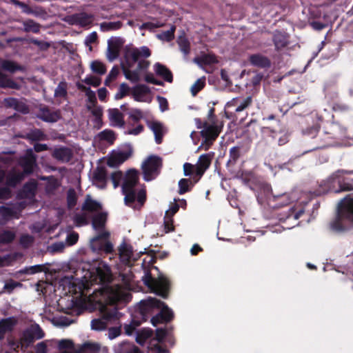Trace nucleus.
Returning a JSON list of instances; mask_svg holds the SVG:
<instances>
[{
  "label": "nucleus",
  "instance_id": "f257e3e1",
  "mask_svg": "<svg viewBox=\"0 0 353 353\" xmlns=\"http://www.w3.org/2000/svg\"><path fill=\"white\" fill-rule=\"evenodd\" d=\"M139 309L144 321H147L148 316L153 312L154 309L161 310L151 319V323L154 326H157L159 323L170 322L174 319L172 310L163 301L157 298L149 297L146 300L141 301Z\"/></svg>",
  "mask_w": 353,
  "mask_h": 353
},
{
  "label": "nucleus",
  "instance_id": "f03ea898",
  "mask_svg": "<svg viewBox=\"0 0 353 353\" xmlns=\"http://www.w3.org/2000/svg\"><path fill=\"white\" fill-rule=\"evenodd\" d=\"M345 222L353 223V199L345 197L339 203L337 216L331 223L333 230L341 232L347 229Z\"/></svg>",
  "mask_w": 353,
  "mask_h": 353
},
{
  "label": "nucleus",
  "instance_id": "7ed1b4c3",
  "mask_svg": "<svg viewBox=\"0 0 353 353\" xmlns=\"http://www.w3.org/2000/svg\"><path fill=\"white\" fill-rule=\"evenodd\" d=\"M142 281L151 292L157 295L167 299L170 290V281L163 274H159L157 278H154L151 272L147 270L142 278Z\"/></svg>",
  "mask_w": 353,
  "mask_h": 353
},
{
  "label": "nucleus",
  "instance_id": "20e7f679",
  "mask_svg": "<svg viewBox=\"0 0 353 353\" xmlns=\"http://www.w3.org/2000/svg\"><path fill=\"white\" fill-rule=\"evenodd\" d=\"M101 319H94L91 321V328L94 330H104L108 323H114L119 321L121 316V314L115 306L103 307L101 310Z\"/></svg>",
  "mask_w": 353,
  "mask_h": 353
},
{
  "label": "nucleus",
  "instance_id": "39448f33",
  "mask_svg": "<svg viewBox=\"0 0 353 353\" xmlns=\"http://www.w3.org/2000/svg\"><path fill=\"white\" fill-rule=\"evenodd\" d=\"M138 182V172L134 169L128 170L122 185V192L125 195L124 201L128 206H132L136 200L134 187Z\"/></svg>",
  "mask_w": 353,
  "mask_h": 353
},
{
  "label": "nucleus",
  "instance_id": "423d86ee",
  "mask_svg": "<svg viewBox=\"0 0 353 353\" xmlns=\"http://www.w3.org/2000/svg\"><path fill=\"white\" fill-rule=\"evenodd\" d=\"M110 233L108 231H102L93 237L90 241L92 250L97 254H112L114 251L112 243L108 240Z\"/></svg>",
  "mask_w": 353,
  "mask_h": 353
},
{
  "label": "nucleus",
  "instance_id": "0eeeda50",
  "mask_svg": "<svg viewBox=\"0 0 353 353\" xmlns=\"http://www.w3.org/2000/svg\"><path fill=\"white\" fill-rule=\"evenodd\" d=\"M352 172V171L338 170L330 176L329 182L333 185L336 183L339 186L337 189L333 190L335 193L353 190V179L346 178L343 176L344 174Z\"/></svg>",
  "mask_w": 353,
  "mask_h": 353
},
{
  "label": "nucleus",
  "instance_id": "6e6552de",
  "mask_svg": "<svg viewBox=\"0 0 353 353\" xmlns=\"http://www.w3.org/2000/svg\"><path fill=\"white\" fill-rule=\"evenodd\" d=\"M278 198L287 199L286 194H281L279 195H274L272 193V187L268 183L262 184L260 187L257 195V201L259 203H267L270 207H276L277 205H273ZM287 201V199H285Z\"/></svg>",
  "mask_w": 353,
  "mask_h": 353
},
{
  "label": "nucleus",
  "instance_id": "1a4fd4ad",
  "mask_svg": "<svg viewBox=\"0 0 353 353\" xmlns=\"http://www.w3.org/2000/svg\"><path fill=\"white\" fill-rule=\"evenodd\" d=\"M337 139V134L334 132H324L318 133L312 143V147L305 153L321 150L330 146L332 144V140Z\"/></svg>",
  "mask_w": 353,
  "mask_h": 353
},
{
  "label": "nucleus",
  "instance_id": "9d476101",
  "mask_svg": "<svg viewBox=\"0 0 353 353\" xmlns=\"http://www.w3.org/2000/svg\"><path fill=\"white\" fill-rule=\"evenodd\" d=\"M19 165L23 169L25 175L32 174L37 167V156L34 154L33 150L27 149L23 156L19 157Z\"/></svg>",
  "mask_w": 353,
  "mask_h": 353
},
{
  "label": "nucleus",
  "instance_id": "9b49d317",
  "mask_svg": "<svg viewBox=\"0 0 353 353\" xmlns=\"http://www.w3.org/2000/svg\"><path fill=\"white\" fill-rule=\"evenodd\" d=\"M162 166V159L158 156L152 155L144 162L142 169L145 181L152 179V175Z\"/></svg>",
  "mask_w": 353,
  "mask_h": 353
},
{
  "label": "nucleus",
  "instance_id": "f8f14e48",
  "mask_svg": "<svg viewBox=\"0 0 353 353\" xmlns=\"http://www.w3.org/2000/svg\"><path fill=\"white\" fill-rule=\"evenodd\" d=\"M37 117L43 121L48 123H55L61 118L59 110H52L46 105H43L39 109Z\"/></svg>",
  "mask_w": 353,
  "mask_h": 353
},
{
  "label": "nucleus",
  "instance_id": "ddd939ff",
  "mask_svg": "<svg viewBox=\"0 0 353 353\" xmlns=\"http://www.w3.org/2000/svg\"><path fill=\"white\" fill-rule=\"evenodd\" d=\"M214 152L201 154L195 165L194 174L201 178L211 165Z\"/></svg>",
  "mask_w": 353,
  "mask_h": 353
},
{
  "label": "nucleus",
  "instance_id": "4468645a",
  "mask_svg": "<svg viewBox=\"0 0 353 353\" xmlns=\"http://www.w3.org/2000/svg\"><path fill=\"white\" fill-rule=\"evenodd\" d=\"M203 127V129L201 131V137L212 141L216 139L221 130V128L216 123H209L208 121H204Z\"/></svg>",
  "mask_w": 353,
  "mask_h": 353
},
{
  "label": "nucleus",
  "instance_id": "2eb2a0df",
  "mask_svg": "<svg viewBox=\"0 0 353 353\" xmlns=\"http://www.w3.org/2000/svg\"><path fill=\"white\" fill-rule=\"evenodd\" d=\"M272 41L276 51L286 48L290 43V35L284 32L276 30L273 34Z\"/></svg>",
  "mask_w": 353,
  "mask_h": 353
},
{
  "label": "nucleus",
  "instance_id": "dca6fc26",
  "mask_svg": "<svg viewBox=\"0 0 353 353\" xmlns=\"http://www.w3.org/2000/svg\"><path fill=\"white\" fill-rule=\"evenodd\" d=\"M52 157L63 163L69 162L73 157L72 150L65 146L55 148L52 154Z\"/></svg>",
  "mask_w": 353,
  "mask_h": 353
},
{
  "label": "nucleus",
  "instance_id": "f3484780",
  "mask_svg": "<svg viewBox=\"0 0 353 353\" xmlns=\"http://www.w3.org/2000/svg\"><path fill=\"white\" fill-rule=\"evenodd\" d=\"M131 154V151L119 152L108 159L107 165L110 168L117 167L128 159Z\"/></svg>",
  "mask_w": 353,
  "mask_h": 353
},
{
  "label": "nucleus",
  "instance_id": "a211bd4d",
  "mask_svg": "<svg viewBox=\"0 0 353 353\" xmlns=\"http://www.w3.org/2000/svg\"><path fill=\"white\" fill-rule=\"evenodd\" d=\"M249 61L253 66L260 68H269L271 66V61L267 57L261 54H254L249 57Z\"/></svg>",
  "mask_w": 353,
  "mask_h": 353
},
{
  "label": "nucleus",
  "instance_id": "6ab92c4d",
  "mask_svg": "<svg viewBox=\"0 0 353 353\" xmlns=\"http://www.w3.org/2000/svg\"><path fill=\"white\" fill-rule=\"evenodd\" d=\"M108 44L107 58L110 61H112L119 57L122 43L119 39H116L109 40Z\"/></svg>",
  "mask_w": 353,
  "mask_h": 353
},
{
  "label": "nucleus",
  "instance_id": "aec40b11",
  "mask_svg": "<svg viewBox=\"0 0 353 353\" xmlns=\"http://www.w3.org/2000/svg\"><path fill=\"white\" fill-rule=\"evenodd\" d=\"M81 210L88 212H96L102 210V205L99 201L92 199L90 194H87Z\"/></svg>",
  "mask_w": 353,
  "mask_h": 353
},
{
  "label": "nucleus",
  "instance_id": "412c9836",
  "mask_svg": "<svg viewBox=\"0 0 353 353\" xmlns=\"http://www.w3.org/2000/svg\"><path fill=\"white\" fill-rule=\"evenodd\" d=\"M107 216L106 212H99L92 217V226L98 233L105 231V227L107 222Z\"/></svg>",
  "mask_w": 353,
  "mask_h": 353
},
{
  "label": "nucleus",
  "instance_id": "4be33fe9",
  "mask_svg": "<svg viewBox=\"0 0 353 353\" xmlns=\"http://www.w3.org/2000/svg\"><path fill=\"white\" fill-rule=\"evenodd\" d=\"M17 324L14 317H8L0 320V341L3 339L7 332H11Z\"/></svg>",
  "mask_w": 353,
  "mask_h": 353
},
{
  "label": "nucleus",
  "instance_id": "5701e85b",
  "mask_svg": "<svg viewBox=\"0 0 353 353\" xmlns=\"http://www.w3.org/2000/svg\"><path fill=\"white\" fill-rule=\"evenodd\" d=\"M194 62L200 66L210 65L219 63L217 57L213 53H207L201 54L194 59Z\"/></svg>",
  "mask_w": 353,
  "mask_h": 353
},
{
  "label": "nucleus",
  "instance_id": "b1692460",
  "mask_svg": "<svg viewBox=\"0 0 353 353\" xmlns=\"http://www.w3.org/2000/svg\"><path fill=\"white\" fill-rule=\"evenodd\" d=\"M119 253L121 261L123 263H128L133 255L132 245L123 242L119 248Z\"/></svg>",
  "mask_w": 353,
  "mask_h": 353
},
{
  "label": "nucleus",
  "instance_id": "393cba45",
  "mask_svg": "<svg viewBox=\"0 0 353 353\" xmlns=\"http://www.w3.org/2000/svg\"><path fill=\"white\" fill-rule=\"evenodd\" d=\"M154 69L156 74L161 77L165 81L168 83L173 81L172 73L165 65L160 63H156L154 65Z\"/></svg>",
  "mask_w": 353,
  "mask_h": 353
},
{
  "label": "nucleus",
  "instance_id": "a878e982",
  "mask_svg": "<svg viewBox=\"0 0 353 353\" xmlns=\"http://www.w3.org/2000/svg\"><path fill=\"white\" fill-rule=\"evenodd\" d=\"M109 119L114 125L123 127L125 124L123 114L117 108L109 109Z\"/></svg>",
  "mask_w": 353,
  "mask_h": 353
},
{
  "label": "nucleus",
  "instance_id": "bb28decb",
  "mask_svg": "<svg viewBox=\"0 0 353 353\" xmlns=\"http://www.w3.org/2000/svg\"><path fill=\"white\" fill-rule=\"evenodd\" d=\"M25 174L21 172H11L6 178V185L14 188L24 179Z\"/></svg>",
  "mask_w": 353,
  "mask_h": 353
},
{
  "label": "nucleus",
  "instance_id": "cd10ccee",
  "mask_svg": "<svg viewBox=\"0 0 353 353\" xmlns=\"http://www.w3.org/2000/svg\"><path fill=\"white\" fill-rule=\"evenodd\" d=\"M74 22L81 26L85 27L92 23V17L85 12L74 14L72 16Z\"/></svg>",
  "mask_w": 353,
  "mask_h": 353
},
{
  "label": "nucleus",
  "instance_id": "c85d7f7f",
  "mask_svg": "<svg viewBox=\"0 0 353 353\" xmlns=\"http://www.w3.org/2000/svg\"><path fill=\"white\" fill-rule=\"evenodd\" d=\"M0 88H11L14 90H19L20 85L12 79L9 78L7 74L0 71Z\"/></svg>",
  "mask_w": 353,
  "mask_h": 353
},
{
  "label": "nucleus",
  "instance_id": "c756f323",
  "mask_svg": "<svg viewBox=\"0 0 353 353\" xmlns=\"http://www.w3.org/2000/svg\"><path fill=\"white\" fill-rule=\"evenodd\" d=\"M150 90L149 87L144 84H138L135 85L132 90L134 99L137 101H141V97L150 93Z\"/></svg>",
  "mask_w": 353,
  "mask_h": 353
},
{
  "label": "nucleus",
  "instance_id": "7c9ffc66",
  "mask_svg": "<svg viewBox=\"0 0 353 353\" xmlns=\"http://www.w3.org/2000/svg\"><path fill=\"white\" fill-rule=\"evenodd\" d=\"M140 53L139 52V48L128 49L125 53V58L126 63L129 68L132 67L133 63L137 62L140 58Z\"/></svg>",
  "mask_w": 353,
  "mask_h": 353
},
{
  "label": "nucleus",
  "instance_id": "2f4dec72",
  "mask_svg": "<svg viewBox=\"0 0 353 353\" xmlns=\"http://www.w3.org/2000/svg\"><path fill=\"white\" fill-rule=\"evenodd\" d=\"M25 139L30 141H45L47 139V135L40 129H34L28 132Z\"/></svg>",
  "mask_w": 353,
  "mask_h": 353
},
{
  "label": "nucleus",
  "instance_id": "473e14b6",
  "mask_svg": "<svg viewBox=\"0 0 353 353\" xmlns=\"http://www.w3.org/2000/svg\"><path fill=\"white\" fill-rule=\"evenodd\" d=\"M1 68L11 73L22 70V67L16 62L6 59L1 60Z\"/></svg>",
  "mask_w": 353,
  "mask_h": 353
},
{
  "label": "nucleus",
  "instance_id": "72a5a7b5",
  "mask_svg": "<svg viewBox=\"0 0 353 353\" xmlns=\"http://www.w3.org/2000/svg\"><path fill=\"white\" fill-rule=\"evenodd\" d=\"M150 128L154 134L156 143H161L163 137L162 124L157 121H153L150 124Z\"/></svg>",
  "mask_w": 353,
  "mask_h": 353
},
{
  "label": "nucleus",
  "instance_id": "f704fd0d",
  "mask_svg": "<svg viewBox=\"0 0 353 353\" xmlns=\"http://www.w3.org/2000/svg\"><path fill=\"white\" fill-rule=\"evenodd\" d=\"M16 237L15 231L1 230H0V245L11 243Z\"/></svg>",
  "mask_w": 353,
  "mask_h": 353
},
{
  "label": "nucleus",
  "instance_id": "c9c22d12",
  "mask_svg": "<svg viewBox=\"0 0 353 353\" xmlns=\"http://www.w3.org/2000/svg\"><path fill=\"white\" fill-rule=\"evenodd\" d=\"M241 155V147L234 146L230 149L229 159L227 164L228 165H234L236 163L237 161Z\"/></svg>",
  "mask_w": 353,
  "mask_h": 353
},
{
  "label": "nucleus",
  "instance_id": "e433bc0d",
  "mask_svg": "<svg viewBox=\"0 0 353 353\" xmlns=\"http://www.w3.org/2000/svg\"><path fill=\"white\" fill-rule=\"evenodd\" d=\"M93 179L95 181L103 184L104 187L107 180V171L104 167L99 166L94 170Z\"/></svg>",
  "mask_w": 353,
  "mask_h": 353
},
{
  "label": "nucleus",
  "instance_id": "4c0bfd02",
  "mask_svg": "<svg viewBox=\"0 0 353 353\" xmlns=\"http://www.w3.org/2000/svg\"><path fill=\"white\" fill-rule=\"evenodd\" d=\"M23 31L26 32H33L37 34L40 32L41 25L32 19H27L22 21Z\"/></svg>",
  "mask_w": 353,
  "mask_h": 353
},
{
  "label": "nucleus",
  "instance_id": "58836bf2",
  "mask_svg": "<svg viewBox=\"0 0 353 353\" xmlns=\"http://www.w3.org/2000/svg\"><path fill=\"white\" fill-rule=\"evenodd\" d=\"M153 335V331L150 328H144L137 332L136 341L140 344L143 345L145 341Z\"/></svg>",
  "mask_w": 353,
  "mask_h": 353
},
{
  "label": "nucleus",
  "instance_id": "ea45409f",
  "mask_svg": "<svg viewBox=\"0 0 353 353\" xmlns=\"http://www.w3.org/2000/svg\"><path fill=\"white\" fill-rule=\"evenodd\" d=\"M130 68L128 66L122 65V70L125 78L132 82H138L140 79L139 72L136 70H130Z\"/></svg>",
  "mask_w": 353,
  "mask_h": 353
},
{
  "label": "nucleus",
  "instance_id": "a19ab883",
  "mask_svg": "<svg viewBox=\"0 0 353 353\" xmlns=\"http://www.w3.org/2000/svg\"><path fill=\"white\" fill-rule=\"evenodd\" d=\"M98 137L100 140L105 141L110 144H113L116 139L115 133L112 130L105 129L99 133Z\"/></svg>",
  "mask_w": 353,
  "mask_h": 353
},
{
  "label": "nucleus",
  "instance_id": "79ce46f5",
  "mask_svg": "<svg viewBox=\"0 0 353 353\" xmlns=\"http://www.w3.org/2000/svg\"><path fill=\"white\" fill-rule=\"evenodd\" d=\"M34 339H35L29 328L23 332L22 336L20 340L23 344L24 349H26L34 343Z\"/></svg>",
  "mask_w": 353,
  "mask_h": 353
},
{
  "label": "nucleus",
  "instance_id": "37998d69",
  "mask_svg": "<svg viewBox=\"0 0 353 353\" xmlns=\"http://www.w3.org/2000/svg\"><path fill=\"white\" fill-rule=\"evenodd\" d=\"M68 95V84L65 81L59 82L54 90V97L65 98Z\"/></svg>",
  "mask_w": 353,
  "mask_h": 353
},
{
  "label": "nucleus",
  "instance_id": "c03bdc74",
  "mask_svg": "<svg viewBox=\"0 0 353 353\" xmlns=\"http://www.w3.org/2000/svg\"><path fill=\"white\" fill-rule=\"evenodd\" d=\"M90 68L94 73L99 75L104 74L107 70L105 64L98 60L93 61L91 63Z\"/></svg>",
  "mask_w": 353,
  "mask_h": 353
},
{
  "label": "nucleus",
  "instance_id": "a18cd8bd",
  "mask_svg": "<svg viewBox=\"0 0 353 353\" xmlns=\"http://www.w3.org/2000/svg\"><path fill=\"white\" fill-rule=\"evenodd\" d=\"M176 30V27L174 26H172L170 29L166 31H163L160 34H157V37L163 41H171L174 38V32Z\"/></svg>",
  "mask_w": 353,
  "mask_h": 353
},
{
  "label": "nucleus",
  "instance_id": "49530a36",
  "mask_svg": "<svg viewBox=\"0 0 353 353\" xmlns=\"http://www.w3.org/2000/svg\"><path fill=\"white\" fill-rule=\"evenodd\" d=\"M67 205L68 208H73L77 203V193L73 188H70L67 192Z\"/></svg>",
  "mask_w": 353,
  "mask_h": 353
},
{
  "label": "nucleus",
  "instance_id": "de8ad7c7",
  "mask_svg": "<svg viewBox=\"0 0 353 353\" xmlns=\"http://www.w3.org/2000/svg\"><path fill=\"white\" fill-rule=\"evenodd\" d=\"M44 271V266L43 265H36L30 267H26L19 270L20 274H34L38 272Z\"/></svg>",
  "mask_w": 353,
  "mask_h": 353
},
{
  "label": "nucleus",
  "instance_id": "09e8293b",
  "mask_svg": "<svg viewBox=\"0 0 353 353\" xmlns=\"http://www.w3.org/2000/svg\"><path fill=\"white\" fill-rule=\"evenodd\" d=\"M122 27L121 21L103 22L101 24V29L103 31H112L119 30Z\"/></svg>",
  "mask_w": 353,
  "mask_h": 353
},
{
  "label": "nucleus",
  "instance_id": "8fccbe9b",
  "mask_svg": "<svg viewBox=\"0 0 353 353\" xmlns=\"http://www.w3.org/2000/svg\"><path fill=\"white\" fill-rule=\"evenodd\" d=\"M205 85V78L197 79L192 85L190 91L192 96H196Z\"/></svg>",
  "mask_w": 353,
  "mask_h": 353
},
{
  "label": "nucleus",
  "instance_id": "3c124183",
  "mask_svg": "<svg viewBox=\"0 0 353 353\" xmlns=\"http://www.w3.org/2000/svg\"><path fill=\"white\" fill-rule=\"evenodd\" d=\"M253 100L251 96H248L245 98H241L240 102L238 108H236L235 112H240L247 109L248 107L251 106L252 104Z\"/></svg>",
  "mask_w": 353,
  "mask_h": 353
},
{
  "label": "nucleus",
  "instance_id": "603ef678",
  "mask_svg": "<svg viewBox=\"0 0 353 353\" xmlns=\"http://www.w3.org/2000/svg\"><path fill=\"white\" fill-rule=\"evenodd\" d=\"M160 343H153V341L150 343L148 347V353H167L168 349L159 344Z\"/></svg>",
  "mask_w": 353,
  "mask_h": 353
},
{
  "label": "nucleus",
  "instance_id": "864d4df0",
  "mask_svg": "<svg viewBox=\"0 0 353 353\" xmlns=\"http://www.w3.org/2000/svg\"><path fill=\"white\" fill-rule=\"evenodd\" d=\"M191 181L188 179H181L179 181V194H183L191 190Z\"/></svg>",
  "mask_w": 353,
  "mask_h": 353
},
{
  "label": "nucleus",
  "instance_id": "5fc2aeb1",
  "mask_svg": "<svg viewBox=\"0 0 353 353\" xmlns=\"http://www.w3.org/2000/svg\"><path fill=\"white\" fill-rule=\"evenodd\" d=\"M178 44L181 51L185 54L188 55L190 52V44L187 38L185 37H180L178 40Z\"/></svg>",
  "mask_w": 353,
  "mask_h": 353
},
{
  "label": "nucleus",
  "instance_id": "6e6d98bb",
  "mask_svg": "<svg viewBox=\"0 0 353 353\" xmlns=\"http://www.w3.org/2000/svg\"><path fill=\"white\" fill-rule=\"evenodd\" d=\"M320 128L318 125H314L310 128H306L303 131V134L305 136V139H312L318 135L319 132Z\"/></svg>",
  "mask_w": 353,
  "mask_h": 353
},
{
  "label": "nucleus",
  "instance_id": "4d7b16f0",
  "mask_svg": "<svg viewBox=\"0 0 353 353\" xmlns=\"http://www.w3.org/2000/svg\"><path fill=\"white\" fill-rule=\"evenodd\" d=\"M122 353H143L134 344L124 343L122 346Z\"/></svg>",
  "mask_w": 353,
  "mask_h": 353
},
{
  "label": "nucleus",
  "instance_id": "13d9d810",
  "mask_svg": "<svg viewBox=\"0 0 353 353\" xmlns=\"http://www.w3.org/2000/svg\"><path fill=\"white\" fill-rule=\"evenodd\" d=\"M164 230L166 233L174 230V226L173 225V219L169 216L168 211L165 212V215L164 216Z\"/></svg>",
  "mask_w": 353,
  "mask_h": 353
},
{
  "label": "nucleus",
  "instance_id": "bf43d9fd",
  "mask_svg": "<svg viewBox=\"0 0 353 353\" xmlns=\"http://www.w3.org/2000/svg\"><path fill=\"white\" fill-rule=\"evenodd\" d=\"M119 73V68L117 65H114L110 70V73L107 76L105 80V85L110 86V83L116 79L118 74Z\"/></svg>",
  "mask_w": 353,
  "mask_h": 353
},
{
  "label": "nucleus",
  "instance_id": "052dcab7",
  "mask_svg": "<svg viewBox=\"0 0 353 353\" xmlns=\"http://www.w3.org/2000/svg\"><path fill=\"white\" fill-rule=\"evenodd\" d=\"M83 82H84L87 85L97 88L101 85V79L100 77L90 75V76L86 77L83 80Z\"/></svg>",
  "mask_w": 353,
  "mask_h": 353
},
{
  "label": "nucleus",
  "instance_id": "680f3d73",
  "mask_svg": "<svg viewBox=\"0 0 353 353\" xmlns=\"http://www.w3.org/2000/svg\"><path fill=\"white\" fill-rule=\"evenodd\" d=\"M304 213V210L303 208H301L299 210H296L295 208H290L289 209L288 212V214L286 216L287 219H293L294 220L299 219L302 214Z\"/></svg>",
  "mask_w": 353,
  "mask_h": 353
},
{
  "label": "nucleus",
  "instance_id": "e2e57ef3",
  "mask_svg": "<svg viewBox=\"0 0 353 353\" xmlns=\"http://www.w3.org/2000/svg\"><path fill=\"white\" fill-rule=\"evenodd\" d=\"M87 109L97 118V120L101 121V117L103 116V110L100 106H97V105L94 106L87 105Z\"/></svg>",
  "mask_w": 353,
  "mask_h": 353
},
{
  "label": "nucleus",
  "instance_id": "0e129e2a",
  "mask_svg": "<svg viewBox=\"0 0 353 353\" xmlns=\"http://www.w3.org/2000/svg\"><path fill=\"white\" fill-rule=\"evenodd\" d=\"M130 90L129 86L125 83H123L120 85L119 92L115 94L116 99H121L125 97Z\"/></svg>",
  "mask_w": 353,
  "mask_h": 353
},
{
  "label": "nucleus",
  "instance_id": "69168bd1",
  "mask_svg": "<svg viewBox=\"0 0 353 353\" xmlns=\"http://www.w3.org/2000/svg\"><path fill=\"white\" fill-rule=\"evenodd\" d=\"M33 237L29 234H23L20 237L19 243L25 248H28L33 243Z\"/></svg>",
  "mask_w": 353,
  "mask_h": 353
},
{
  "label": "nucleus",
  "instance_id": "338daca9",
  "mask_svg": "<svg viewBox=\"0 0 353 353\" xmlns=\"http://www.w3.org/2000/svg\"><path fill=\"white\" fill-rule=\"evenodd\" d=\"M18 286H21V283L17 282L12 279L6 283L3 289L9 294L12 293V291Z\"/></svg>",
  "mask_w": 353,
  "mask_h": 353
},
{
  "label": "nucleus",
  "instance_id": "774afa93",
  "mask_svg": "<svg viewBox=\"0 0 353 353\" xmlns=\"http://www.w3.org/2000/svg\"><path fill=\"white\" fill-rule=\"evenodd\" d=\"M77 225H85L88 224L87 216L85 214H77L74 217Z\"/></svg>",
  "mask_w": 353,
  "mask_h": 353
}]
</instances>
